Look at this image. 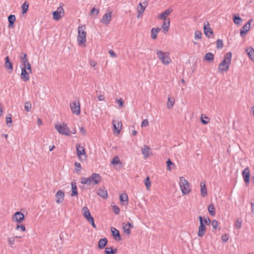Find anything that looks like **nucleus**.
Masks as SVG:
<instances>
[{"mask_svg":"<svg viewBox=\"0 0 254 254\" xmlns=\"http://www.w3.org/2000/svg\"><path fill=\"white\" fill-rule=\"evenodd\" d=\"M101 180V177L99 174L94 173L89 177H83L81 179V183L87 185H96Z\"/></svg>","mask_w":254,"mask_h":254,"instance_id":"nucleus-1","label":"nucleus"},{"mask_svg":"<svg viewBox=\"0 0 254 254\" xmlns=\"http://www.w3.org/2000/svg\"><path fill=\"white\" fill-rule=\"evenodd\" d=\"M232 58V53L229 52L227 53L219 65L218 70L220 72H223L224 71H227L230 66Z\"/></svg>","mask_w":254,"mask_h":254,"instance_id":"nucleus-2","label":"nucleus"},{"mask_svg":"<svg viewBox=\"0 0 254 254\" xmlns=\"http://www.w3.org/2000/svg\"><path fill=\"white\" fill-rule=\"evenodd\" d=\"M85 26L80 25L78 27L77 42L81 46L86 42V32L85 31Z\"/></svg>","mask_w":254,"mask_h":254,"instance_id":"nucleus-3","label":"nucleus"},{"mask_svg":"<svg viewBox=\"0 0 254 254\" xmlns=\"http://www.w3.org/2000/svg\"><path fill=\"white\" fill-rule=\"evenodd\" d=\"M179 181V185L183 194L186 195L190 192L191 190L189 182L183 177H180Z\"/></svg>","mask_w":254,"mask_h":254,"instance_id":"nucleus-4","label":"nucleus"},{"mask_svg":"<svg viewBox=\"0 0 254 254\" xmlns=\"http://www.w3.org/2000/svg\"><path fill=\"white\" fill-rule=\"evenodd\" d=\"M156 55L158 58L161 61L163 64L165 65H168L172 62L170 58V54L168 52H164L160 50H157Z\"/></svg>","mask_w":254,"mask_h":254,"instance_id":"nucleus-5","label":"nucleus"},{"mask_svg":"<svg viewBox=\"0 0 254 254\" xmlns=\"http://www.w3.org/2000/svg\"><path fill=\"white\" fill-rule=\"evenodd\" d=\"M55 127L60 134L67 136H69L70 135L69 128L67 127L66 124L63 123L61 125H56Z\"/></svg>","mask_w":254,"mask_h":254,"instance_id":"nucleus-6","label":"nucleus"},{"mask_svg":"<svg viewBox=\"0 0 254 254\" xmlns=\"http://www.w3.org/2000/svg\"><path fill=\"white\" fill-rule=\"evenodd\" d=\"M112 16V11L110 10H108L101 19L100 22L104 25H108L111 22Z\"/></svg>","mask_w":254,"mask_h":254,"instance_id":"nucleus-7","label":"nucleus"},{"mask_svg":"<svg viewBox=\"0 0 254 254\" xmlns=\"http://www.w3.org/2000/svg\"><path fill=\"white\" fill-rule=\"evenodd\" d=\"M198 219L199 220L200 225L198 227L197 235L199 237H202L203 236H204L205 233L206 227L203 224V217L201 216H199Z\"/></svg>","mask_w":254,"mask_h":254,"instance_id":"nucleus-8","label":"nucleus"},{"mask_svg":"<svg viewBox=\"0 0 254 254\" xmlns=\"http://www.w3.org/2000/svg\"><path fill=\"white\" fill-rule=\"evenodd\" d=\"M70 107L73 114L76 115H79L80 114V107L79 101L71 103Z\"/></svg>","mask_w":254,"mask_h":254,"instance_id":"nucleus-9","label":"nucleus"},{"mask_svg":"<svg viewBox=\"0 0 254 254\" xmlns=\"http://www.w3.org/2000/svg\"><path fill=\"white\" fill-rule=\"evenodd\" d=\"M204 33L208 38L213 34V31L210 27L208 21H205L204 23Z\"/></svg>","mask_w":254,"mask_h":254,"instance_id":"nucleus-10","label":"nucleus"},{"mask_svg":"<svg viewBox=\"0 0 254 254\" xmlns=\"http://www.w3.org/2000/svg\"><path fill=\"white\" fill-rule=\"evenodd\" d=\"M242 176L246 184H249L250 171L248 167L246 168L242 172Z\"/></svg>","mask_w":254,"mask_h":254,"instance_id":"nucleus-11","label":"nucleus"},{"mask_svg":"<svg viewBox=\"0 0 254 254\" xmlns=\"http://www.w3.org/2000/svg\"><path fill=\"white\" fill-rule=\"evenodd\" d=\"M76 154L79 159H81L82 155H84L85 157H86L85 149L83 147L81 146L79 144L76 146Z\"/></svg>","mask_w":254,"mask_h":254,"instance_id":"nucleus-12","label":"nucleus"},{"mask_svg":"<svg viewBox=\"0 0 254 254\" xmlns=\"http://www.w3.org/2000/svg\"><path fill=\"white\" fill-rule=\"evenodd\" d=\"M21 68V73L20 74V77L22 80L24 81H27L29 79V76L28 75V71L25 69V66H20Z\"/></svg>","mask_w":254,"mask_h":254,"instance_id":"nucleus-13","label":"nucleus"},{"mask_svg":"<svg viewBox=\"0 0 254 254\" xmlns=\"http://www.w3.org/2000/svg\"><path fill=\"white\" fill-rule=\"evenodd\" d=\"M56 202L57 203H62L64 199V193L61 190H59L57 191L56 194Z\"/></svg>","mask_w":254,"mask_h":254,"instance_id":"nucleus-14","label":"nucleus"},{"mask_svg":"<svg viewBox=\"0 0 254 254\" xmlns=\"http://www.w3.org/2000/svg\"><path fill=\"white\" fill-rule=\"evenodd\" d=\"M82 212L83 216L85 217V218L87 220V221L90 220L91 219L93 218L90 214V212L87 206H84L82 208Z\"/></svg>","mask_w":254,"mask_h":254,"instance_id":"nucleus-15","label":"nucleus"},{"mask_svg":"<svg viewBox=\"0 0 254 254\" xmlns=\"http://www.w3.org/2000/svg\"><path fill=\"white\" fill-rule=\"evenodd\" d=\"M173 9L171 7L167 9L165 11L162 12L159 16L158 18L164 20V19H169V18H167V17L172 12Z\"/></svg>","mask_w":254,"mask_h":254,"instance_id":"nucleus-16","label":"nucleus"},{"mask_svg":"<svg viewBox=\"0 0 254 254\" xmlns=\"http://www.w3.org/2000/svg\"><path fill=\"white\" fill-rule=\"evenodd\" d=\"M13 219L17 223H20L24 219V215L22 212L17 211L15 213Z\"/></svg>","mask_w":254,"mask_h":254,"instance_id":"nucleus-17","label":"nucleus"},{"mask_svg":"<svg viewBox=\"0 0 254 254\" xmlns=\"http://www.w3.org/2000/svg\"><path fill=\"white\" fill-rule=\"evenodd\" d=\"M131 228H133V225L130 222H128L126 224L124 223L123 224V228L124 229V231L125 233L127 234V235H129L130 234Z\"/></svg>","mask_w":254,"mask_h":254,"instance_id":"nucleus-18","label":"nucleus"},{"mask_svg":"<svg viewBox=\"0 0 254 254\" xmlns=\"http://www.w3.org/2000/svg\"><path fill=\"white\" fill-rule=\"evenodd\" d=\"M97 194L103 198L108 197L107 191L105 188H100L98 190Z\"/></svg>","mask_w":254,"mask_h":254,"instance_id":"nucleus-19","label":"nucleus"},{"mask_svg":"<svg viewBox=\"0 0 254 254\" xmlns=\"http://www.w3.org/2000/svg\"><path fill=\"white\" fill-rule=\"evenodd\" d=\"M111 232L113 236L117 241H121V237L119 231L115 228H111Z\"/></svg>","mask_w":254,"mask_h":254,"instance_id":"nucleus-20","label":"nucleus"},{"mask_svg":"<svg viewBox=\"0 0 254 254\" xmlns=\"http://www.w3.org/2000/svg\"><path fill=\"white\" fill-rule=\"evenodd\" d=\"M113 124L114 126V128L115 130H116L118 132V133H120L122 126V123L121 121H113Z\"/></svg>","mask_w":254,"mask_h":254,"instance_id":"nucleus-21","label":"nucleus"},{"mask_svg":"<svg viewBox=\"0 0 254 254\" xmlns=\"http://www.w3.org/2000/svg\"><path fill=\"white\" fill-rule=\"evenodd\" d=\"M200 194L202 197H204L207 194V190L205 183L201 182L200 184Z\"/></svg>","mask_w":254,"mask_h":254,"instance_id":"nucleus-22","label":"nucleus"},{"mask_svg":"<svg viewBox=\"0 0 254 254\" xmlns=\"http://www.w3.org/2000/svg\"><path fill=\"white\" fill-rule=\"evenodd\" d=\"M150 148L147 145H144L141 149V153L145 158L148 157L149 155Z\"/></svg>","mask_w":254,"mask_h":254,"instance_id":"nucleus-23","label":"nucleus"},{"mask_svg":"<svg viewBox=\"0 0 254 254\" xmlns=\"http://www.w3.org/2000/svg\"><path fill=\"white\" fill-rule=\"evenodd\" d=\"M108 243V240L107 238H104L103 239H101L99 240L98 242V248L100 249H103L105 248V247L106 246V245Z\"/></svg>","mask_w":254,"mask_h":254,"instance_id":"nucleus-24","label":"nucleus"},{"mask_svg":"<svg viewBox=\"0 0 254 254\" xmlns=\"http://www.w3.org/2000/svg\"><path fill=\"white\" fill-rule=\"evenodd\" d=\"M4 66L7 70H12L13 69V65L12 63L9 61V58L8 56H7L5 58Z\"/></svg>","mask_w":254,"mask_h":254,"instance_id":"nucleus-25","label":"nucleus"},{"mask_svg":"<svg viewBox=\"0 0 254 254\" xmlns=\"http://www.w3.org/2000/svg\"><path fill=\"white\" fill-rule=\"evenodd\" d=\"M63 10L62 8L59 7L58 9V10L55 11L53 12V18L56 20H58L61 18V11Z\"/></svg>","mask_w":254,"mask_h":254,"instance_id":"nucleus-26","label":"nucleus"},{"mask_svg":"<svg viewBox=\"0 0 254 254\" xmlns=\"http://www.w3.org/2000/svg\"><path fill=\"white\" fill-rule=\"evenodd\" d=\"M214 58V55L210 52H208V53H207L205 55L203 60L204 61L210 62H212L213 61Z\"/></svg>","mask_w":254,"mask_h":254,"instance_id":"nucleus-27","label":"nucleus"},{"mask_svg":"<svg viewBox=\"0 0 254 254\" xmlns=\"http://www.w3.org/2000/svg\"><path fill=\"white\" fill-rule=\"evenodd\" d=\"M143 4H145L144 6H143L141 4V3L140 2L139 5L137 7V12L139 15L142 14L145 9V7L147 5V3L146 2H144Z\"/></svg>","mask_w":254,"mask_h":254,"instance_id":"nucleus-28","label":"nucleus"},{"mask_svg":"<svg viewBox=\"0 0 254 254\" xmlns=\"http://www.w3.org/2000/svg\"><path fill=\"white\" fill-rule=\"evenodd\" d=\"M72 192L71 194V196H77L78 194L77 188L76 186V183L75 182H71V183Z\"/></svg>","mask_w":254,"mask_h":254,"instance_id":"nucleus-29","label":"nucleus"},{"mask_svg":"<svg viewBox=\"0 0 254 254\" xmlns=\"http://www.w3.org/2000/svg\"><path fill=\"white\" fill-rule=\"evenodd\" d=\"M170 25V19H164L163 20V23L162 26V29L165 31V32H167L169 30Z\"/></svg>","mask_w":254,"mask_h":254,"instance_id":"nucleus-30","label":"nucleus"},{"mask_svg":"<svg viewBox=\"0 0 254 254\" xmlns=\"http://www.w3.org/2000/svg\"><path fill=\"white\" fill-rule=\"evenodd\" d=\"M120 201L122 204L126 205L128 202V196L127 194H121L120 195Z\"/></svg>","mask_w":254,"mask_h":254,"instance_id":"nucleus-31","label":"nucleus"},{"mask_svg":"<svg viewBox=\"0 0 254 254\" xmlns=\"http://www.w3.org/2000/svg\"><path fill=\"white\" fill-rule=\"evenodd\" d=\"M246 51L250 59L253 61H254V49L250 47L248 48Z\"/></svg>","mask_w":254,"mask_h":254,"instance_id":"nucleus-32","label":"nucleus"},{"mask_svg":"<svg viewBox=\"0 0 254 254\" xmlns=\"http://www.w3.org/2000/svg\"><path fill=\"white\" fill-rule=\"evenodd\" d=\"M161 29L160 28H153L151 31V37L153 39H155L157 37L158 33L160 31Z\"/></svg>","mask_w":254,"mask_h":254,"instance_id":"nucleus-33","label":"nucleus"},{"mask_svg":"<svg viewBox=\"0 0 254 254\" xmlns=\"http://www.w3.org/2000/svg\"><path fill=\"white\" fill-rule=\"evenodd\" d=\"M8 20L9 22V27H12L13 26L14 22L15 21V16L14 15L10 14L8 17Z\"/></svg>","mask_w":254,"mask_h":254,"instance_id":"nucleus-34","label":"nucleus"},{"mask_svg":"<svg viewBox=\"0 0 254 254\" xmlns=\"http://www.w3.org/2000/svg\"><path fill=\"white\" fill-rule=\"evenodd\" d=\"M208 210L210 215L214 216L215 215V207L213 204H210L208 207Z\"/></svg>","mask_w":254,"mask_h":254,"instance_id":"nucleus-35","label":"nucleus"},{"mask_svg":"<svg viewBox=\"0 0 254 254\" xmlns=\"http://www.w3.org/2000/svg\"><path fill=\"white\" fill-rule=\"evenodd\" d=\"M117 252L116 249H113L111 247H107L105 249V253L106 254H115Z\"/></svg>","mask_w":254,"mask_h":254,"instance_id":"nucleus-36","label":"nucleus"},{"mask_svg":"<svg viewBox=\"0 0 254 254\" xmlns=\"http://www.w3.org/2000/svg\"><path fill=\"white\" fill-rule=\"evenodd\" d=\"M252 21L253 20L252 19H249L247 23L243 26L241 30L248 32L250 29L251 23Z\"/></svg>","mask_w":254,"mask_h":254,"instance_id":"nucleus-37","label":"nucleus"},{"mask_svg":"<svg viewBox=\"0 0 254 254\" xmlns=\"http://www.w3.org/2000/svg\"><path fill=\"white\" fill-rule=\"evenodd\" d=\"M174 100L171 98L170 97H168V102L167 103V106L168 109H171L174 105Z\"/></svg>","mask_w":254,"mask_h":254,"instance_id":"nucleus-38","label":"nucleus"},{"mask_svg":"<svg viewBox=\"0 0 254 254\" xmlns=\"http://www.w3.org/2000/svg\"><path fill=\"white\" fill-rule=\"evenodd\" d=\"M20 58L21 62L22 63V64H25L29 62L26 54H23V56H20Z\"/></svg>","mask_w":254,"mask_h":254,"instance_id":"nucleus-39","label":"nucleus"},{"mask_svg":"<svg viewBox=\"0 0 254 254\" xmlns=\"http://www.w3.org/2000/svg\"><path fill=\"white\" fill-rule=\"evenodd\" d=\"M233 21L236 24H240L242 20L239 16L234 15L233 16Z\"/></svg>","mask_w":254,"mask_h":254,"instance_id":"nucleus-40","label":"nucleus"},{"mask_svg":"<svg viewBox=\"0 0 254 254\" xmlns=\"http://www.w3.org/2000/svg\"><path fill=\"white\" fill-rule=\"evenodd\" d=\"M20 66H25V69L27 70L28 71L29 73H31L32 72V69H31V64H30V63L29 62L25 64H23L22 65H21Z\"/></svg>","mask_w":254,"mask_h":254,"instance_id":"nucleus-41","label":"nucleus"},{"mask_svg":"<svg viewBox=\"0 0 254 254\" xmlns=\"http://www.w3.org/2000/svg\"><path fill=\"white\" fill-rule=\"evenodd\" d=\"M223 46V41L221 39H218L216 41V48L217 49H222Z\"/></svg>","mask_w":254,"mask_h":254,"instance_id":"nucleus-42","label":"nucleus"},{"mask_svg":"<svg viewBox=\"0 0 254 254\" xmlns=\"http://www.w3.org/2000/svg\"><path fill=\"white\" fill-rule=\"evenodd\" d=\"M144 184L146 187L147 189H149L151 187V182L149 180V177H146L144 180Z\"/></svg>","mask_w":254,"mask_h":254,"instance_id":"nucleus-43","label":"nucleus"},{"mask_svg":"<svg viewBox=\"0 0 254 254\" xmlns=\"http://www.w3.org/2000/svg\"><path fill=\"white\" fill-rule=\"evenodd\" d=\"M31 104L30 102H25L24 105V109L27 112H29L31 109Z\"/></svg>","mask_w":254,"mask_h":254,"instance_id":"nucleus-44","label":"nucleus"},{"mask_svg":"<svg viewBox=\"0 0 254 254\" xmlns=\"http://www.w3.org/2000/svg\"><path fill=\"white\" fill-rule=\"evenodd\" d=\"M201 36H202V33H201V32L200 31H199L198 30H196V31H195V33H194V38L195 39H198L201 40Z\"/></svg>","mask_w":254,"mask_h":254,"instance_id":"nucleus-45","label":"nucleus"},{"mask_svg":"<svg viewBox=\"0 0 254 254\" xmlns=\"http://www.w3.org/2000/svg\"><path fill=\"white\" fill-rule=\"evenodd\" d=\"M28 7H29V5H28V4L26 3V2H25L22 5L21 8H22V13H25L27 11Z\"/></svg>","mask_w":254,"mask_h":254,"instance_id":"nucleus-46","label":"nucleus"},{"mask_svg":"<svg viewBox=\"0 0 254 254\" xmlns=\"http://www.w3.org/2000/svg\"><path fill=\"white\" fill-rule=\"evenodd\" d=\"M201 121L204 125H206L209 122L210 119L207 117L205 116L204 117V118H202V116H201Z\"/></svg>","mask_w":254,"mask_h":254,"instance_id":"nucleus-47","label":"nucleus"},{"mask_svg":"<svg viewBox=\"0 0 254 254\" xmlns=\"http://www.w3.org/2000/svg\"><path fill=\"white\" fill-rule=\"evenodd\" d=\"M99 12V10L98 9H95L93 7L91 10V14L92 15H95V16H97Z\"/></svg>","mask_w":254,"mask_h":254,"instance_id":"nucleus-48","label":"nucleus"},{"mask_svg":"<svg viewBox=\"0 0 254 254\" xmlns=\"http://www.w3.org/2000/svg\"><path fill=\"white\" fill-rule=\"evenodd\" d=\"M119 162L120 160L118 156H115L111 162L112 164H113V165H117L118 163H119Z\"/></svg>","mask_w":254,"mask_h":254,"instance_id":"nucleus-49","label":"nucleus"},{"mask_svg":"<svg viewBox=\"0 0 254 254\" xmlns=\"http://www.w3.org/2000/svg\"><path fill=\"white\" fill-rule=\"evenodd\" d=\"M113 210L116 214H119L120 212L119 207L116 205L113 206Z\"/></svg>","mask_w":254,"mask_h":254,"instance_id":"nucleus-50","label":"nucleus"},{"mask_svg":"<svg viewBox=\"0 0 254 254\" xmlns=\"http://www.w3.org/2000/svg\"><path fill=\"white\" fill-rule=\"evenodd\" d=\"M16 229V230L20 229L21 230V231H22V232H24V231H25L26 230L25 227L23 224H20V225H18H18H17Z\"/></svg>","mask_w":254,"mask_h":254,"instance_id":"nucleus-51","label":"nucleus"},{"mask_svg":"<svg viewBox=\"0 0 254 254\" xmlns=\"http://www.w3.org/2000/svg\"><path fill=\"white\" fill-rule=\"evenodd\" d=\"M221 239L223 242L226 243L229 240V236L227 234H224L222 236Z\"/></svg>","mask_w":254,"mask_h":254,"instance_id":"nucleus-52","label":"nucleus"},{"mask_svg":"<svg viewBox=\"0 0 254 254\" xmlns=\"http://www.w3.org/2000/svg\"><path fill=\"white\" fill-rule=\"evenodd\" d=\"M212 226L213 227V229H216L218 227V221L216 220H213L212 222H211Z\"/></svg>","mask_w":254,"mask_h":254,"instance_id":"nucleus-53","label":"nucleus"},{"mask_svg":"<svg viewBox=\"0 0 254 254\" xmlns=\"http://www.w3.org/2000/svg\"><path fill=\"white\" fill-rule=\"evenodd\" d=\"M203 224L206 225H209L211 224V220L208 217L203 219Z\"/></svg>","mask_w":254,"mask_h":254,"instance_id":"nucleus-54","label":"nucleus"},{"mask_svg":"<svg viewBox=\"0 0 254 254\" xmlns=\"http://www.w3.org/2000/svg\"><path fill=\"white\" fill-rule=\"evenodd\" d=\"M75 170L77 172H80L81 170V166L79 163H75Z\"/></svg>","mask_w":254,"mask_h":254,"instance_id":"nucleus-55","label":"nucleus"},{"mask_svg":"<svg viewBox=\"0 0 254 254\" xmlns=\"http://www.w3.org/2000/svg\"><path fill=\"white\" fill-rule=\"evenodd\" d=\"M242 225V221L241 219H238L235 223V226L238 228L240 229Z\"/></svg>","mask_w":254,"mask_h":254,"instance_id":"nucleus-56","label":"nucleus"},{"mask_svg":"<svg viewBox=\"0 0 254 254\" xmlns=\"http://www.w3.org/2000/svg\"><path fill=\"white\" fill-rule=\"evenodd\" d=\"M166 163H167L168 170L170 171L171 169V165H174L173 163L172 162V161L169 159H168V160L166 162Z\"/></svg>","mask_w":254,"mask_h":254,"instance_id":"nucleus-57","label":"nucleus"},{"mask_svg":"<svg viewBox=\"0 0 254 254\" xmlns=\"http://www.w3.org/2000/svg\"><path fill=\"white\" fill-rule=\"evenodd\" d=\"M148 125V121L146 119L144 120L142 122L141 124V127H145L147 126Z\"/></svg>","mask_w":254,"mask_h":254,"instance_id":"nucleus-58","label":"nucleus"},{"mask_svg":"<svg viewBox=\"0 0 254 254\" xmlns=\"http://www.w3.org/2000/svg\"><path fill=\"white\" fill-rule=\"evenodd\" d=\"M10 117H6V123L8 125V126H10L8 124L9 123H12V119H11V115H9Z\"/></svg>","mask_w":254,"mask_h":254,"instance_id":"nucleus-59","label":"nucleus"},{"mask_svg":"<svg viewBox=\"0 0 254 254\" xmlns=\"http://www.w3.org/2000/svg\"><path fill=\"white\" fill-rule=\"evenodd\" d=\"M79 132L83 135H85L86 134L85 130L84 129V128L83 127H79Z\"/></svg>","mask_w":254,"mask_h":254,"instance_id":"nucleus-60","label":"nucleus"},{"mask_svg":"<svg viewBox=\"0 0 254 254\" xmlns=\"http://www.w3.org/2000/svg\"><path fill=\"white\" fill-rule=\"evenodd\" d=\"M109 53L112 57L116 58L117 57L116 53L113 50H110L109 51Z\"/></svg>","mask_w":254,"mask_h":254,"instance_id":"nucleus-61","label":"nucleus"},{"mask_svg":"<svg viewBox=\"0 0 254 254\" xmlns=\"http://www.w3.org/2000/svg\"><path fill=\"white\" fill-rule=\"evenodd\" d=\"M88 222L89 223H90L94 228H96V225L95 224L94 220V218H93L91 219Z\"/></svg>","mask_w":254,"mask_h":254,"instance_id":"nucleus-62","label":"nucleus"},{"mask_svg":"<svg viewBox=\"0 0 254 254\" xmlns=\"http://www.w3.org/2000/svg\"><path fill=\"white\" fill-rule=\"evenodd\" d=\"M117 101L119 104L120 107H122L123 106L124 101L122 99H120L118 100Z\"/></svg>","mask_w":254,"mask_h":254,"instance_id":"nucleus-63","label":"nucleus"},{"mask_svg":"<svg viewBox=\"0 0 254 254\" xmlns=\"http://www.w3.org/2000/svg\"><path fill=\"white\" fill-rule=\"evenodd\" d=\"M248 32H246L245 31H244L243 30H241V31H240V35L241 36L243 37H244L246 34Z\"/></svg>","mask_w":254,"mask_h":254,"instance_id":"nucleus-64","label":"nucleus"}]
</instances>
